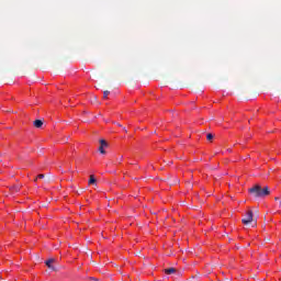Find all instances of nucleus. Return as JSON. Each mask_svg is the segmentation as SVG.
<instances>
[{
  "instance_id": "nucleus-1",
  "label": "nucleus",
  "mask_w": 281,
  "mask_h": 281,
  "mask_svg": "<svg viewBox=\"0 0 281 281\" xmlns=\"http://www.w3.org/2000/svg\"><path fill=\"white\" fill-rule=\"evenodd\" d=\"M250 194H254L256 198L262 199L265 196H269L270 191L269 187H266L262 189L260 186H255L251 189H249Z\"/></svg>"
},
{
  "instance_id": "nucleus-2",
  "label": "nucleus",
  "mask_w": 281,
  "mask_h": 281,
  "mask_svg": "<svg viewBox=\"0 0 281 281\" xmlns=\"http://www.w3.org/2000/svg\"><path fill=\"white\" fill-rule=\"evenodd\" d=\"M254 221V213L251 211H248L246 213L245 218L241 221L244 223V225H249V223H251Z\"/></svg>"
},
{
  "instance_id": "nucleus-3",
  "label": "nucleus",
  "mask_w": 281,
  "mask_h": 281,
  "mask_svg": "<svg viewBox=\"0 0 281 281\" xmlns=\"http://www.w3.org/2000/svg\"><path fill=\"white\" fill-rule=\"evenodd\" d=\"M54 262H56V259H48V260H46L45 265L52 271H56V268L54 267Z\"/></svg>"
},
{
  "instance_id": "nucleus-4",
  "label": "nucleus",
  "mask_w": 281,
  "mask_h": 281,
  "mask_svg": "<svg viewBox=\"0 0 281 281\" xmlns=\"http://www.w3.org/2000/svg\"><path fill=\"white\" fill-rule=\"evenodd\" d=\"M177 269L175 268H168L165 270V273H167V276H172V273H176Z\"/></svg>"
},
{
  "instance_id": "nucleus-5",
  "label": "nucleus",
  "mask_w": 281,
  "mask_h": 281,
  "mask_svg": "<svg viewBox=\"0 0 281 281\" xmlns=\"http://www.w3.org/2000/svg\"><path fill=\"white\" fill-rule=\"evenodd\" d=\"M34 126H35L36 128H41V127L43 126V121H41V120L34 121Z\"/></svg>"
},
{
  "instance_id": "nucleus-6",
  "label": "nucleus",
  "mask_w": 281,
  "mask_h": 281,
  "mask_svg": "<svg viewBox=\"0 0 281 281\" xmlns=\"http://www.w3.org/2000/svg\"><path fill=\"white\" fill-rule=\"evenodd\" d=\"M100 146H101L102 148H106V146H109V144H106V140L101 139V140H100Z\"/></svg>"
},
{
  "instance_id": "nucleus-7",
  "label": "nucleus",
  "mask_w": 281,
  "mask_h": 281,
  "mask_svg": "<svg viewBox=\"0 0 281 281\" xmlns=\"http://www.w3.org/2000/svg\"><path fill=\"white\" fill-rule=\"evenodd\" d=\"M110 93H111V92H110L109 90H105V91L103 92V98H104V99L109 98Z\"/></svg>"
},
{
  "instance_id": "nucleus-8",
  "label": "nucleus",
  "mask_w": 281,
  "mask_h": 281,
  "mask_svg": "<svg viewBox=\"0 0 281 281\" xmlns=\"http://www.w3.org/2000/svg\"><path fill=\"white\" fill-rule=\"evenodd\" d=\"M95 183V178L93 176L90 177V180H89V184H93Z\"/></svg>"
},
{
  "instance_id": "nucleus-9",
  "label": "nucleus",
  "mask_w": 281,
  "mask_h": 281,
  "mask_svg": "<svg viewBox=\"0 0 281 281\" xmlns=\"http://www.w3.org/2000/svg\"><path fill=\"white\" fill-rule=\"evenodd\" d=\"M99 151L101 153V155H106V151L104 150V147H99Z\"/></svg>"
},
{
  "instance_id": "nucleus-10",
  "label": "nucleus",
  "mask_w": 281,
  "mask_h": 281,
  "mask_svg": "<svg viewBox=\"0 0 281 281\" xmlns=\"http://www.w3.org/2000/svg\"><path fill=\"white\" fill-rule=\"evenodd\" d=\"M206 138L209 139V142H211V139H214V135L207 134V135H206Z\"/></svg>"
},
{
  "instance_id": "nucleus-11",
  "label": "nucleus",
  "mask_w": 281,
  "mask_h": 281,
  "mask_svg": "<svg viewBox=\"0 0 281 281\" xmlns=\"http://www.w3.org/2000/svg\"><path fill=\"white\" fill-rule=\"evenodd\" d=\"M37 179H45V175L40 173V175L37 176Z\"/></svg>"
},
{
  "instance_id": "nucleus-12",
  "label": "nucleus",
  "mask_w": 281,
  "mask_h": 281,
  "mask_svg": "<svg viewBox=\"0 0 281 281\" xmlns=\"http://www.w3.org/2000/svg\"><path fill=\"white\" fill-rule=\"evenodd\" d=\"M34 181H38V178H35V180Z\"/></svg>"
}]
</instances>
